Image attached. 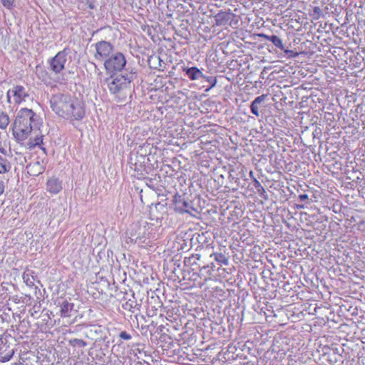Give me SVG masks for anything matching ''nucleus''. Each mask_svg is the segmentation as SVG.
Here are the masks:
<instances>
[{"instance_id": "nucleus-1", "label": "nucleus", "mask_w": 365, "mask_h": 365, "mask_svg": "<svg viewBox=\"0 0 365 365\" xmlns=\"http://www.w3.org/2000/svg\"><path fill=\"white\" fill-rule=\"evenodd\" d=\"M52 110L58 116L70 120H79L85 116L83 104L68 94L56 93L50 99Z\"/></svg>"}, {"instance_id": "nucleus-2", "label": "nucleus", "mask_w": 365, "mask_h": 365, "mask_svg": "<svg viewBox=\"0 0 365 365\" xmlns=\"http://www.w3.org/2000/svg\"><path fill=\"white\" fill-rule=\"evenodd\" d=\"M137 78L134 68L128 67L124 74H110L101 81L106 85L118 103L125 102L130 91V83Z\"/></svg>"}, {"instance_id": "nucleus-3", "label": "nucleus", "mask_w": 365, "mask_h": 365, "mask_svg": "<svg viewBox=\"0 0 365 365\" xmlns=\"http://www.w3.org/2000/svg\"><path fill=\"white\" fill-rule=\"evenodd\" d=\"M36 114L31 109L21 108L12 124L13 135L18 142L25 140L32 131V123Z\"/></svg>"}, {"instance_id": "nucleus-4", "label": "nucleus", "mask_w": 365, "mask_h": 365, "mask_svg": "<svg viewBox=\"0 0 365 365\" xmlns=\"http://www.w3.org/2000/svg\"><path fill=\"white\" fill-rule=\"evenodd\" d=\"M126 65L125 56L120 52L113 53L104 62V68L108 73L116 74L121 71Z\"/></svg>"}, {"instance_id": "nucleus-5", "label": "nucleus", "mask_w": 365, "mask_h": 365, "mask_svg": "<svg viewBox=\"0 0 365 365\" xmlns=\"http://www.w3.org/2000/svg\"><path fill=\"white\" fill-rule=\"evenodd\" d=\"M6 98L9 103L19 105L30 98L29 91L24 86L16 85L7 91Z\"/></svg>"}, {"instance_id": "nucleus-6", "label": "nucleus", "mask_w": 365, "mask_h": 365, "mask_svg": "<svg viewBox=\"0 0 365 365\" xmlns=\"http://www.w3.org/2000/svg\"><path fill=\"white\" fill-rule=\"evenodd\" d=\"M96 51L94 53V58L99 61H105L113 53V46L108 41H101L94 45Z\"/></svg>"}, {"instance_id": "nucleus-7", "label": "nucleus", "mask_w": 365, "mask_h": 365, "mask_svg": "<svg viewBox=\"0 0 365 365\" xmlns=\"http://www.w3.org/2000/svg\"><path fill=\"white\" fill-rule=\"evenodd\" d=\"M69 53L68 48H64L63 50L58 52L54 57L49 61L50 70L55 73H60L65 68L66 63V57Z\"/></svg>"}, {"instance_id": "nucleus-8", "label": "nucleus", "mask_w": 365, "mask_h": 365, "mask_svg": "<svg viewBox=\"0 0 365 365\" xmlns=\"http://www.w3.org/2000/svg\"><path fill=\"white\" fill-rule=\"evenodd\" d=\"M175 210L180 213H188L192 215L196 210L193 207L190 200L185 199L184 196L175 195L174 197Z\"/></svg>"}, {"instance_id": "nucleus-9", "label": "nucleus", "mask_w": 365, "mask_h": 365, "mask_svg": "<svg viewBox=\"0 0 365 365\" xmlns=\"http://www.w3.org/2000/svg\"><path fill=\"white\" fill-rule=\"evenodd\" d=\"M150 219L156 222H161L167 219L168 215V207L166 204L157 203L150 210Z\"/></svg>"}, {"instance_id": "nucleus-10", "label": "nucleus", "mask_w": 365, "mask_h": 365, "mask_svg": "<svg viewBox=\"0 0 365 365\" xmlns=\"http://www.w3.org/2000/svg\"><path fill=\"white\" fill-rule=\"evenodd\" d=\"M148 160L145 155L133 154L130 158V167L138 173L143 175V172L145 170V160Z\"/></svg>"}, {"instance_id": "nucleus-11", "label": "nucleus", "mask_w": 365, "mask_h": 365, "mask_svg": "<svg viewBox=\"0 0 365 365\" xmlns=\"http://www.w3.org/2000/svg\"><path fill=\"white\" fill-rule=\"evenodd\" d=\"M235 15L231 12L220 11L215 16V25L217 26H231V21Z\"/></svg>"}, {"instance_id": "nucleus-12", "label": "nucleus", "mask_w": 365, "mask_h": 365, "mask_svg": "<svg viewBox=\"0 0 365 365\" xmlns=\"http://www.w3.org/2000/svg\"><path fill=\"white\" fill-rule=\"evenodd\" d=\"M46 190L52 194H57L62 190V182L56 178H51L47 180Z\"/></svg>"}, {"instance_id": "nucleus-13", "label": "nucleus", "mask_w": 365, "mask_h": 365, "mask_svg": "<svg viewBox=\"0 0 365 365\" xmlns=\"http://www.w3.org/2000/svg\"><path fill=\"white\" fill-rule=\"evenodd\" d=\"M26 169L27 173L33 176H38L44 171V167L39 161L31 163L26 166Z\"/></svg>"}, {"instance_id": "nucleus-14", "label": "nucleus", "mask_w": 365, "mask_h": 365, "mask_svg": "<svg viewBox=\"0 0 365 365\" xmlns=\"http://www.w3.org/2000/svg\"><path fill=\"white\" fill-rule=\"evenodd\" d=\"M267 97V94H262L255 98V100L251 103L250 110L253 115L257 117L259 116V110L260 108V104L265 101Z\"/></svg>"}, {"instance_id": "nucleus-15", "label": "nucleus", "mask_w": 365, "mask_h": 365, "mask_svg": "<svg viewBox=\"0 0 365 365\" xmlns=\"http://www.w3.org/2000/svg\"><path fill=\"white\" fill-rule=\"evenodd\" d=\"M74 304L68 302L67 300L63 301L60 304V315L61 317H70L71 312L73 309Z\"/></svg>"}, {"instance_id": "nucleus-16", "label": "nucleus", "mask_w": 365, "mask_h": 365, "mask_svg": "<svg viewBox=\"0 0 365 365\" xmlns=\"http://www.w3.org/2000/svg\"><path fill=\"white\" fill-rule=\"evenodd\" d=\"M186 76L192 81L204 77L202 73L197 67L184 68Z\"/></svg>"}, {"instance_id": "nucleus-17", "label": "nucleus", "mask_w": 365, "mask_h": 365, "mask_svg": "<svg viewBox=\"0 0 365 365\" xmlns=\"http://www.w3.org/2000/svg\"><path fill=\"white\" fill-rule=\"evenodd\" d=\"M122 307L125 310H128L131 312H134L135 310L139 309V304L137 303L134 297L133 296V299H129L125 303L122 304Z\"/></svg>"}, {"instance_id": "nucleus-18", "label": "nucleus", "mask_w": 365, "mask_h": 365, "mask_svg": "<svg viewBox=\"0 0 365 365\" xmlns=\"http://www.w3.org/2000/svg\"><path fill=\"white\" fill-rule=\"evenodd\" d=\"M11 169V164L7 158L0 155V174L9 173Z\"/></svg>"}, {"instance_id": "nucleus-19", "label": "nucleus", "mask_w": 365, "mask_h": 365, "mask_svg": "<svg viewBox=\"0 0 365 365\" xmlns=\"http://www.w3.org/2000/svg\"><path fill=\"white\" fill-rule=\"evenodd\" d=\"M254 187L257 190V193L259 195L264 199H268V195L265 191V189L263 187V186L261 185L259 180H257L256 178H254Z\"/></svg>"}, {"instance_id": "nucleus-20", "label": "nucleus", "mask_w": 365, "mask_h": 365, "mask_svg": "<svg viewBox=\"0 0 365 365\" xmlns=\"http://www.w3.org/2000/svg\"><path fill=\"white\" fill-rule=\"evenodd\" d=\"M43 144V135H36L34 138H30L27 143V147L29 149H32L36 146H41Z\"/></svg>"}, {"instance_id": "nucleus-21", "label": "nucleus", "mask_w": 365, "mask_h": 365, "mask_svg": "<svg viewBox=\"0 0 365 365\" xmlns=\"http://www.w3.org/2000/svg\"><path fill=\"white\" fill-rule=\"evenodd\" d=\"M10 122L9 117L7 113L0 112V128L5 130L9 125Z\"/></svg>"}, {"instance_id": "nucleus-22", "label": "nucleus", "mask_w": 365, "mask_h": 365, "mask_svg": "<svg viewBox=\"0 0 365 365\" xmlns=\"http://www.w3.org/2000/svg\"><path fill=\"white\" fill-rule=\"evenodd\" d=\"M133 227L135 228H138L139 230V231H141V230H145L144 227H140V226H138L137 224H135L133 225ZM140 232H139V233L138 235L136 234H133V233H130V235H131V240L132 241H134L135 243H141V242H144L145 241L144 240H142V238L143 237L140 235Z\"/></svg>"}, {"instance_id": "nucleus-23", "label": "nucleus", "mask_w": 365, "mask_h": 365, "mask_svg": "<svg viewBox=\"0 0 365 365\" xmlns=\"http://www.w3.org/2000/svg\"><path fill=\"white\" fill-rule=\"evenodd\" d=\"M215 259L220 264L227 265L229 260L228 258L222 253H215Z\"/></svg>"}, {"instance_id": "nucleus-24", "label": "nucleus", "mask_w": 365, "mask_h": 365, "mask_svg": "<svg viewBox=\"0 0 365 365\" xmlns=\"http://www.w3.org/2000/svg\"><path fill=\"white\" fill-rule=\"evenodd\" d=\"M271 42L278 48L284 49V45L282 41L277 36L274 35L273 38L271 39Z\"/></svg>"}, {"instance_id": "nucleus-25", "label": "nucleus", "mask_w": 365, "mask_h": 365, "mask_svg": "<svg viewBox=\"0 0 365 365\" xmlns=\"http://www.w3.org/2000/svg\"><path fill=\"white\" fill-rule=\"evenodd\" d=\"M69 344L72 346H80L84 347L87 345V343L81 339H73L69 341Z\"/></svg>"}, {"instance_id": "nucleus-26", "label": "nucleus", "mask_w": 365, "mask_h": 365, "mask_svg": "<svg viewBox=\"0 0 365 365\" xmlns=\"http://www.w3.org/2000/svg\"><path fill=\"white\" fill-rule=\"evenodd\" d=\"M2 5L8 9H13L14 5V0H1Z\"/></svg>"}, {"instance_id": "nucleus-27", "label": "nucleus", "mask_w": 365, "mask_h": 365, "mask_svg": "<svg viewBox=\"0 0 365 365\" xmlns=\"http://www.w3.org/2000/svg\"><path fill=\"white\" fill-rule=\"evenodd\" d=\"M312 16L314 19H319L322 16V11L321 9L318 6L314 7Z\"/></svg>"}, {"instance_id": "nucleus-28", "label": "nucleus", "mask_w": 365, "mask_h": 365, "mask_svg": "<svg viewBox=\"0 0 365 365\" xmlns=\"http://www.w3.org/2000/svg\"><path fill=\"white\" fill-rule=\"evenodd\" d=\"M119 337L120 339L125 341L130 340L132 338L131 335L125 331H121L119 334Z\"/></svg>"}, {"instance_id": "nucleus-29", "label": "nucleus", "mask_w": 365, "mask_h": 365, "mask_svg": "<svg viewBox=\"0 0 365 365\" xmlns=\"http://www.w3.org/2000/svg\"><path fill=\"white\" fill-rule=\"evenodd\" d=\"M329 356H330V359H329V361L332 364H335V363H337L338 361H341V356L340 355H331L329 354Z\"/></svg>"}, {"instance_id": "nucleus-30", "label": "nucleus", "mask_w": 365, "mask_h": 365, "mask_svg": "<svg viewBox=\"0 0 365 365\" xmlns=\"http://www.w3.org/2000/svg\"><path fill=\"white\" fill-rule=\"evenodd\" d=\"M208 81H210V83H211V85H210V88L207 89V91H208L210 88H212L215 86V85L217 83V79L216 78H212L210 77V78H209Z\"/></svg>"}, {"instance_id": "nucleus-31", "label": "nucleus", "mask_w": 365, "mask_h": 365, "mask_svg": "<svg viewBox=\"0 0 365 365\" xmlns=\"http://www.w3.org/2000/svg\"><path fill=\"white\" fill-rule=\"evenodd\" d=\"M282 51H283L285 53L287 54H290L291 56H293V57H295L298 55L297 53H294L293 51L292 50H289V49H286L284 47V49H281Z\"/></svg>"}, {"instance_id": "nucleus-32", "label": "nucleus", "mask_w": 365, "mask_h": 365, "mask_svg": "<svg viewBox=\"0 0 365 365\" xmlns=\"http://www.w3.org/2000/svg\"><path fill=\"white\" fill-rule=\"evenodd\" d=\"M259 36L267 41H271V39L273 38L274 35L269 36L264 34H260Z\"/></svg>"}, {"instance_id": "nucleus-33", "label": "nucleus", "mask_w": 365, "mask_h": 365, "mask_svg": "<svg viewBox=\"0 0 365 365\" xmlns=\"http://www.w3.org/2000/svg\"><path fill=\"white\" fill-rule=\"evenodd\" d=\"M308 195L307 194H302V195H299V199L301 200V201H304V200H308Z\"/></svg>"}, {"instance_id": "nucleus-34", "label": "nucleus", "mask_w": 365, "mask_h": 365, "mask_svg": "<svg viewBox=\"0 0 365 365\" xmlns=\"http://www.w3.org/2000/svg\"><path fill=\"white\" fill-rule=\"evenodd\" d=\"M4 192V185L3 182H0V195H1Z\"/></svg>"}, {"instance_id": "nucleus-35", "label": "nucleus", "mask_w": 365, "mask_h": 365, "mask_svg": "<svg viewBox=\"0 0 365 365\" xmlns=\"http://www.w3.org/2000/svg\"><path fill=\"white\" fill-rule=\"evenodd\" d=\"M24 280H25V282H26L27 285H29V286L33 285V282L31 281L29 277L26 279V277H24Z\"/></svg>"}, {"instance_id": "nucleus-36", "label": "nucleus", "mask_w": 365, "mask_h": 365, "mask_svg": "<svg viewBox=\"0 0 365 365\" xmlns=\"http://www.w3.org/2000/svg\"><path fill=\"white\" fill-rule=\"evenodd\" d=\"M87 4L91 9H93L95 7L94 4L91 0L89 1V2H87Z\"/></svg>"}, {"instance_id": "nucleus-37", "label": "nucleus", "mask_w": 365, "mask_h": 365, "mask_svg": "<svg viewBox=\"0 0 365 365\" xmlns=\"http://www.w3.org/2000/svg\"><path fill=\"white\" fill-rule=\"evenodd\" d=\"M331 351H332V352H333V354H332V355H334V356H335V355H336V356L340 355V354H339V349H338L337 348L332 349H331Z\"/></svg>"}, {"instance_id": "nucleus-38", "label": "nucleus", "mask_w": 365, "mask_h": 365, "mask_svg": "<svg viewBox=\"0 0 365 365\" xmlns=\"http://www.w3.org/2000/svg\"><path fill=\"white\" fill-rule=\"evenodd\" d=\"M11 357V356H4L3 361H9Z\"/></svg>"}, {"instance_id": "nucleus-39", "label": "nucleus", "mask_w": 365, "mask_h": 365, "mask_svg": "<svg viewBox=\"0 0 365 365\" xmlns=\"http://www.w3.org/2000/svg\"><path fill=\"white\" fill-rule=\"evenodd\" d=\"M0 153L6 155V150L4 148H0Z\"/></svg>"}, {"instance_id": "nucleus-40", "label": "nucleus", "mask_w": 365, "mask_h": 365, "mask_svg": "<svg viewBox=\"0 0 365 365\" xmlns=\"http://www.w3.org/2000/svg\"><path fill=\"white\" fill-rule=\"evenodd\" d=\"M249 175H250V176L253 180H254V178H255L254 177V173H253V171H252V170H251V171L250 172Z\"/></svg>"}, {"instance_id": "nucleus-41", "label": "nucleus", "mask_w": 365, "mask_h": 365, "mask_svg": "<svg viewBox=\"0 0 365 365\" xmlns=\"http://www.w3.org/2000/svg\"><path fill=\"white\" fill-rule=\"evenodd\" d=\"M39 147L43 151L44 153H46V148L44 147H42L41 145L39 146Z\"/></svg>"}, {"instance_id": "nucleus-42", "label": "nucleus", "mask_w": 365, "mask_h": 365, "mask_svg": "<svg viewBox=\"0 0 365 365\" xmlns=\"http://www.w3.org/2000/svg\"><path fill=\"white\" fill-rule=\"evenodd\" d=\"M297 207L298 208H301V209L302 208H304V205H297Z\"/></svg>"}, {"instance_id": "nucleus-43", "label": "nucleus", "mask_w": 365, "mask_h": 365, "mask_svg": "<svg viewBox=\"0 0 365 365\" xmlns=\"http://www.w3.org/2000/svg\"><path fill=\"white\" fill-rule=\"evenodd\" d=\"M365 225V221L363 220V221H361L360 223H359V225Z\"/></svg>"}, {"instance_id": "nucleus-44", "label": "nucleus", "mask_w": 365, "mask_h": 365, "mask_svg": "<svg viewBox=\"0 0 365 365\" xmlns=\"http://www.w3.org/2000/svg\"><path fill=\"white\" fill-rule=\"evenodd\" d=\"M196 256H197V259H199L200 255L198 254H196Z\"/></svg>"}, {"instance_id": "nucleus-45", "label": "nucleus", "mask_w": 365, "mask_h": 365, "mask_svg": "<svg viewBox=\"0 0 365 365\" xmlns=\"http://www.w3.org/2000/svg\"><path fill=\"white\" fill-rule=\"evenodd\" d=\"M95 66V68L97 69V66L95 63H93Z\"/></svg>"}, {"instance_id": "nucleus-46", "label": "nucleus", "mask_w": 365, "mask_h": 365, "mask_svg": "<svg viewBox=\"0 0 365 365\" xmlns=\"http://www.w3.org/2000/svg\"><path fill=\"white\" fill-rule=\"evenodd\" d=\"M78 1H81V2H84V0H78Z\"/></svg>"}]
</instances>
